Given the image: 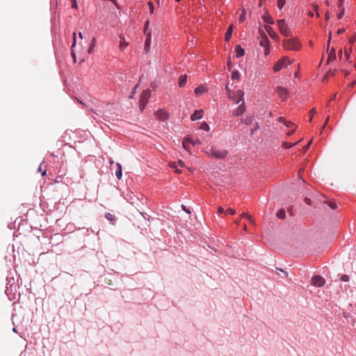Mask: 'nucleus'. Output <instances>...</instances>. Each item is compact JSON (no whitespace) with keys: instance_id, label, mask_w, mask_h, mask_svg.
<instances>
[{"instance_id":"nucleus-1","label":"nucleus","mask_w":356,"mask_h":356,"mask_svg":"<svg viewBox=\"0 0 356 356\" xmlns=\"http://www.w3.org/2000/svg\"><path fill=\"white\" fill-rule=\"evenodd\" d=\"M282 45L287 50L298 51L301 48V43L296 38L284 40Z\"/></svg>"},{"instance_id":"nucleus-2","label":"nucleus","mask_w":356,"mask_h":356,"mask_svg":"<svg viewBox=\"0 0 356 356\" xmlns=\"http://www.w3.org/2000/svg\"><path fill=\"white\" fill-rule=\"evenodd\" d=\"M151 96V90L149 89H147L144 90L140 95V99H139V108L141 111L144 110L145 108L149 98Z\"/></svg>"},{"instance_id":"nucleus-3","label":"nucleus","mask_w":356,"mask_h":356,"mask_svg":"<svg viewBox=\"0 0 356 356\" xmlns=\"http://www.w3.org/2000/svg\"><path fill=\"white\" fill-rule=\"evenodd\" d=\"M277 26L279 27L280 33L284 35L285 37H289L291 35V31L285 22L284 19H279L277 20Z\"/></svg>"},{"instance_id":"nucleus-4","label":"nucleus","mask_w":356,"mask_h":356,"mask_svg":"<svg viewBox=\"0 0 356 356\" xmlns=\"http://www.w3.org/2000/svg\"><path fill=\"white\" fill-rule=\"evenodd\" d=\"M291 63L290 60L288 57H283L275 64L273 67L274 72H277L281 70L283 67H286Z\"/></svg>"},{"instance_id":"nucleus-5","label":"nucleus","mask_w":356,"mask_h":356,"mask_svg":"<svg viewBox=\"0 0 356 356\" xmlns=\"http://www.w3.org/2000/svg\"><path fill=\"white\" fill-rule=\"evenodd\" d=\"M276 93H277L278 97L282 101H285L289 96L288 90L285 88H283L282 86H278L276 88Z\"/></svg>"},{"instance_id":"nucleus-6","label":"nucleus","mask_w":356,"mask_h":356,"mask_svg":"<svg viewBox=\"0 0 356 356\" xmlns=\"http://www.w3.org/2000/svg\"><path fill=\"white\" fill-rule=\"evenodd\" d=\"M211 154L212 156L217 159H224L226 157L227 152L225 149H217L212 148L211 150Z\"/></svg>"},{"instance_id":"nucleus-7","label":"nucleus","mask_w":356,"mask_h":356,"mask_svg":"<svg viewBox=\"0 0 356 356\" xmlns=\"http://www.w3.org/2000/svg\"><path fill=\"white\" fill-rule=\"evenodd\" d=\"M325 283V279L321 275H314L312 279V284L318 287L323 286Z\"/></svg>"},{"instance_id":"nucleus-8","label":"nucleus","mask_w":356,"mask_h":356,"mask_svg":"<svg viewBox=\"0 0 356 356\" xmlns=\"http://www.w3.org/2000/svg\"><path fill=\"white\" fill-rule=\"evenodd\" d=\"M232 96H235V99H232L235 104L244 101V92L242 90H236L232 93Z\"/></svg>"},{"instance_id":"nucleus-9","label":"nucleus","mask_w":356,"mask_h":356,"mask_svg":"<svg viewBox=\"0 0 356 356\" xmlns=\"http://www.w3.org/2000/svg\"><path fill=\"white\" fill-rule=\"evenodd\" d=\"M245 111V101H243L238 108L234 109L232 112L234 116H240Z\"/></svg>"},{"instance_id":"nucleus-10","label":"nucleus","mask_w":356,"mask_h":356,"mask_svg":"<svg viewBox=\"0 0 356 356\" xmlns=\"http://www.w3.org/2000/svg\"><path fill=\"white\" fill-rule=\"evenodd\" d=\"M151 41H152V33H151V32H148L147 35H146V39H145V42L144 51L145 54H147L150 50Z\"/></svg>"},{"instance_id":"nucleus-11","label":"nucleus","mask_w":356,"mask_h":356,"mask_svg":"<svg viewBox=\"0 0 356 356\" xmlns=\"http://www.w3.org/2000/svg\"><path fill=\"white\" fill-rule=\"evenodd\" d=\"M155 115L157 117V118H159L160 120H162V121L166 120L169 117L168 113L164 110L157 111L155 113Z\"/></svg>"},{"instance_id":"nucleus-12","label":"nucleus","mask_w":356,"mask_h":356,"mask_svg":"<svg viewBox=\"0 0 356 356\" xmlns=\"http://www.w3.org/2000/svg\"><path fill=\"white\" fill-rule=\"evenodd\" d=\"M202 113H203L202 110L195 111V112L191 116V120L192 121H195L197 120L201 119L203 116Z\"/></svg>"},{"instance_id":"nucleus-13","label":"nucleus","mask_w":356,"mask_h":356,"mask_svg":"<svg viewBox=\"0 0 356 356\" xmlns=\"http://www.w3.org/2000/svg\"><path fill=\"white\" fill-rule=\"evenodd\" d=\"M235 53L236 58H240L244 56L245 50L241 47L240 44H238L235 47Z\"/></svg>"},{"instance_id":"nucleus-14","label":"nucleus","mask_w":356,"mask_h":356,"mask_svg":"<svg viewBox=\"0 0 356 356\" xmlns=\"http://www.w3.org/2000/svg\"><path fill=\"white\" fill-rule=\"evenodd\" d=\"M73 43L72 44V47H71V55H72V57L74 60V63H76V54H75V51H74V47L76 46V33H74L73 34Z\"/></svg>"},{"instance_id":"nucleus-15","label":"nucleus","mask_w":356,"mask_h":356,"mask_svg":"<svg viewBox=\"0 0 356 356\" xmlns=\"http://www.w3.org/2000/svg\"><path fill=\"white\" fill-rule=\"evenodd\" d=\"M117 169L115 170V175L118 180H120L122 177V168L120 163H116Z\"/></svg>"},{"instance_id":"nucleus-16","label":"nucleus","mask_w":356,"mask_h":356,"mask_svg":"<svg viewBox=\"0 0 356 356\" xmlns=\"http://www.w3.org/2000/svg\"><path fill=\"white\" fill-rule=\"evenodd\" d=\"M232 31H233V26L232 25H230L226 33H225V40L226 41H229L230 40V38H232Z\"/></svg>"},{"instance_id":"nucleus-17","label":"nucleus","mask_w":356,"mask_h":356,"mask_svg":"<svg viewBox=\"0 0 356 356\" xmlns=\"http://www.w3.org/2000/svg\"><path fill=\"white\" fill-rule=\"evenodd\" d=\"M336 58H337V56H336L335 50L334 48H332L329 53L327 61L332 62L336 59Z\"/></svg>"},{"instance_id":"nucleus-18","label":"nucleus","mask_w":356,"mask_h":356,"mask_svg":"<svg viewBox=\"0 0 356 356\" xmlns=\"http://www.w3.org/2000/svg\"><path fill=\"white\" fill-rule=\"evenodd\" d=\"M105 218L109 220L112 224H114L116 221V218L114 215L111 213H106Z\"/></svg>"},{"instance_id":"nucleus-19","label":"nucleus","mask_w":356,"mask_h":356,"mask_svg":"<svg viewBox=\"0 0 356 356\" xmlns=\"http://www.w3.org/2000/svg\"><path fill=\"white\" fill-rule=\"evenodd\" d=\"M186 81H187V76L186 75L181 76L179 79V86L180 88L184 87L185 86Z\"/></svg>"},{"instance_id":"nucleus-20","label":"nucleus","mask_w":356,"mask_h":356,"mask_svg":"<svg viewBox=\"0 0 356 356\" xmlns=\"http://www.w3.org/2000/svg\"><path fill=\"white\" fill-rule=\"evenodd\" d=\"M263 19L264 22L268 24H273L274 23L273 18L268 14L266 15H264Z\"/></svg>"},{"instance_id":"nucleus-21","label":"nucleus","mask_w":356,"mask_h":356,"mask_svg":"<svg viewBox=\"0 0 356 356\" xmlns=\"http://www.w3.org/2000/svg\"><path fill=\"white\" fill-rule=\"evenodd\" d=\"M242 122L247 124V125H250L253 122V118L251 117V116H246L245 118H243L241 120Z\"/></svg>"},{"instance_id":"nucleus-22","label":"nucleus","mask_w":356,"mask_h":356,"mask_svg":"<svg viewBox=\"0 0 356 356\" xmlns=\"http://www.w3.org/2000/svg\"><path fill=\"white\" fill-rule=\"evenodd\" d=\"M206 91H207V89L203 86H200L195 89V92L197 95H200Z\"/></svg>"},{"instance_id":"nucleus-23","label":"nucleus","mask_w":356,"mask_h":356,"mask_svg":"<svg viewBox=\"0 0 356 356\" xmlns=\"http://www.w3.org/2000/svg\"><path fill=\"white\" fill-rule=\"evenodd\" d=\"M266 29L272 38H278V35L273 31L271 27H266Z\"/></svg>"},{"instance_id":"nucleus-24","label":"nucleus","mask_w":356,"mask_h":356,"mask_svg":"<svg viewBox=\"0 0 356 356\" xmlns=\"http://www.w3.org/2000/svg\"><path fill=\"white\" fill-rule=\"evenodd\" d=\"M277 216L280 219H284L286 214L284 209H280L277 213Z\"/></svg>"},{"instance_id":"nucleus-25","label":"nucleus","mask_w":356,"mask_h":356,"mask_svg":"<svg viewBox=\"0 0 356 356\" xmlns=\"http://www.w3.org/2000/svg\"><path fill=\"white\" fill-rule=\"evenodd\" d=\"M260 44L261 46L262 47H267L268 46L269 44V40L268 39V38L266 36H265V38H264L261 41H260Z\"/></svg>"},{"instance_id":"nucleus-26","label":"nucleus","mask_w":356,"mask_h":356,"mask_svg":"<svg viewBox=\"0 0 356 356\" xmlns=\"http://www.w3.org/2000/svg\"><path fill=\"white\" fill-rule=\"evenodd\" d=\"M232 79L234 80H239L240 73L238 70H235L232 73Z\"/></svg>"},{"instance_id":"nucleus-27","label":"nucleus","mask_w":356,"mask_h":356,"mask_svg":"<svg viewBox=\"0 0 356 356\" xmlns=\"http://www.w3.org/2000/svg\"><path fill=\"white\" fill-rule=\"evenodd\" d=\"M259 129V125L258 122H255L254 124V127L250 130V134L254 135Z\"/></svg>"},{"instance_id":"nucleus-28","label":"nucleus","mask_w":356,"mask_h":356,"mask_svg":"<svg viewBox=\"0 0 356 356\" xmlns=\"http://www.w3.org/2000/svg\"><path fill=\"white\" fill-rule=\"evenodd\" d=\"M298 143V142L295 143H288L287 142H283L282 147L285 149H289L296 145Z\"/></svg>"},{"instance_id":"nucleus-29","label":"nucleus","mask_w":356,"mask_h":356,"mask_svg":"<svg viewBox=\"0 0 356 356\" xmlns=\"http://www.w3.org/2000/svg\"><path fill=\"white\" fill-rule=\"evenodd\" d=\"M225 89L227 90V94L229 98L231 99H235V96H232V93L230 89L229 88L228 85L225 86Z\"/></svg>"},{"instance_id":"nucleus-30","label":"nucleus","mask_w":356,"mask_h":356,"mask_svg":"<svg viewBox=\"0 0 356 356\" xmlns=\"http://www.w3.org/2000/svg\"><path fill=\"white\" fill-rule=\"evenodd\" d=\"M188 143L192 144L193 146L196 145L197 144H200V141L199 139H192V138H188Z\"/></svg>"},{"instance_id":"nucleus-31","label":"nucleus","mask_w":356,"mask_h":356,"mask_svg":"<svg viewBox=\"0 0 356 356\" xmlns=\"http://www.w3.org/2000/svg\"><path fill=\"white\" fill-rule=\"evenodd\" d=\"M71 2V8L77 10L79 6L76 0H70Z\"/></svg>"},{"instance_id":"nucleus-32","label":"nucleus","mask_w":356,"mask_h":356,"mask_svg":"<svg viewBox=\"0 0 356 356\" xmlns=\"http://www.w3.org/2000/svg\"><path fill=\"white\" fill-rule=\"evenodd\" d=\"M245 10H243L242 13L241 14V15L238 17V22L239 23L243 22L245 20Z\"/></svg>"},{"instance_id":"nucleus-33","label":"nucleus","mask_w":356,"mask_h":356,"mask_svg":"<svg viewBox=\"0 0 356 356\" xmlns=\"http://www.w3.org/2000/svg\"><path fill=\"white\" fill-rule=\"evenodd\" d=\"M315 113H316V109L315 108H312V109H311L309 111V122H312V119H313V116L314 115Z\"/></svg>"},{"instance_id":"nucleus-34","label":"nucleus","mask_w":356,"mask_h":356,"mask_svg":"<svg viewBox=\"0 0 356 356\" xmlns=\"http://www.w3.org/2000/svg\"><path fill=\"white\" fill-rule=\"evenodd\" d=\"M200 129L202 130L209 131V126L207 122H204L201 124Z\"/></svg>"},{"instance_id":"nucleus-35","label":"nucleus","mask_w":356,"mask_h":356,"mask_svg":"<svg viewBox=\"0 0 356 356\" xmlns=\"http://www.w3.org/2000/svg\"><path fill=\"white\" fill-rule=\"evenodd\" d=\"M285 2L286 0H277V7L280 10L284 7Z\"/></svg>"},{"instance_id":"nucleus-36","label":"nucleus","mask_w":356,"mask_h":356,"mask_svg":"<svg viewBox=\"0 0 356 356\" xmlns=\"http://www.w3.org/2000/svg\"><path fill=\"white\" fill-rule=\"evenodd\" d=\"M149 24V21L147 20L145 24V29H144L145 35H147L148 32H150L148 29Z\"/></svg>"},{"instance_id":"nucleus-37","label":"nucleus","mask_w":356,"mask_h":356,"mask_svg":"<svg viewBox=\"0 0 356 356\" xmlns=\"http://www.w3.org/2000/svg\"><path fill=\"white\" fill-rule=\"evenodd\" d=\"M225 213L226 214H230V215H234L235 214V211L234 209H232V208H228L225 211Z\"/></svg>"},{"instance_id":"nucleus-38","label":"nucleus","mask_w":356,"mask_h":356,"mask_svg":"<svg viewBox=\"0 0 356 356\" xmlns=\"http://www.w3.org/2000/svg\"><path fill=\"white\" fill-rule=\"evenodd\" d=\"M241 216H242L243 218H247V219H248L250 222H252V220L251 216H249L248 213H242V215H241Z\"/></svg>"},{"instance_id":"nucleus-39","label":"nucleus","mask_w":356,"mask_h":356,"mask_svg":"<svg viewBox=\"0 0 356 356\" xmlns=\"http://www.w3.org/2000/svg\"><path fill=\"white\" fill-rule=\"evenodd\" d=\"M328 205L332 209H335L337 207V204L334 202H330V203H328Z\"/></svg>"},{"instance_id":"nucleus-40","label":"nucleus","mask_w":356,"mask_h":356,"mask_svg":"<svg viewBox=\"0 0 356 356\" xmlns=\"http://www.w3.org/2000/svg\"><path fill=\"white\" fill-rule=\"evenodd\" d=\"M188 138L187 139H184V141H183V147L188 150Z\"/></svg>"},{"instance_id":"nucleus-41","label":"nucleus","mask_w":356,"mask_h":356,"mask_svg":"<svg viewBox=\"0 0 356 356\" xmlns=\"http://www.w3.org/2000/svg\"><path fill=\"white\" fill-rule=\"evenodd\" d=\"M341 280L343 282H348L349 281V276L347 275H342L341 276Z\"/></svg>"},{"instance_id":"nucleus-42","label":"nucleus","mask_w":356,"mask_h":356,"mask_svg":"<svg viewBox=\"0 0 356 356\" xmlns=\"http://www.w3.org/2000/svg\"><path fill=\"white\" fill-rule=\"evenodd\" d=\"M148 6H149L151 14H153V13H154V4H153V3L152 1L148 2Z\"/></svg>"},{"instance_id":"nucleus-43","label":"nucleus","mask_w":356,"mask_h":356,"mask_svg":"<svg viewBox=\"0 0 356 356\" xmlns=\"http://www.w3.org/2000/svg\"><path fill=\"white\" fill-rule=\"evenodd\" d=\"M128 46V43L125 42H120V49L122 50L124 49L125 47H127Z\"/></svg>"},{"instance_id":"nucleus-44","label":"nucleus","mask_w":356,"mask_h":356,"mask_svg":"<svg viewBox=\"0 0 356 356\" xmlns=\"http://www.w3.org/2000/svg\"><path fill=\"white\" fill-rule=\"evenodd\" d=\"M170 166L171 168L176 170L177 168L178 165L177 163L176 162H172L170 163Z\"/></svg>"},{"instance_id":"nucleus-45","label":"nucleus","mask_w":356,"mask_h":356,"mask_svg":"<svg viewBox=\"0 0 356 356\" xmlns=\"http://www.w3.org/2000/svg\"><path fill=\"white\" fill-rule=\"evenodd\" d=\"M177 165L181 168H184L185 166L184 162L182 160H179Z\"/></svg>"},{"instance_id":"nucleus-46","label":"nucleus","mask_w":356,"mask_h":356,"mask_svg":"<svg viewBox=\"0 0 356 356\" xmlns=\"http://www.w3.org/2000/svg\"><path fill=\"white\" fill-rule=\"evenodd\" d=\"M225 211L224 210V209H223V207H221V206H218V212L219 213H225Z\"/></svg>"},{"instance_id":"nucleus-47","label":"nucleus","mask_w":356,"mask_h":356,"mask_svg":"<svg viewBox=\"0 0 356 356\" xmlns=\"http://www.w3.org/2000/svg\"><path fill=\"white\" fill-rule=\"evenodd\" d=\"M349 40V43H350V44H354V42H355L356 39H355V38L354 36H352V37H350V38H349V40Z\"/></svg>"},{"instance_id":"nucleus-48","label":"nucleus","mask_w":356,"mask_h":356,"mask_svg":"<svg viewBox=\"0 0 356 356\" xmlns=\"http://www.w3.org/2000/svg\"><path fill=\"white\" fill-rule=\"evenodd\" d=\"M285 126L287 127H291L293 124L292 122L291 121H286L285 122Z\"/></svg>"},{"instance_id":"nucleus-49","label":"nucleus","mask_w":356,"mask_h":356,"mask_svg":"<svg viewBox=\"0 0 356 356\" xmlns=\"http://www.w3.org/2000/svg\"><path fill=\"white\" fill-rule=\"evenodd\" d=\"M305 203H306L307 204H308V205H311V204H312V201H311V200H310L309 198H308V197H305Z\"/></svg>"},{"instance_id":"nucleus-50","label":"nucleus","mask_w":356,"mask_h":356,"mask_svg":"<svg viewBox=\"0 0 356 356\" xmlns=\"http://www.w3.org/2000/svg\"><path fill=\"white\" fill-rule=\"evenodd\" d=\"M343 14H344V10L343 9L339 13L337 14L338 18L339 19H341L343 15Z\"/></svg>"},{"instance_id":"nucleus-51","label":"nucleus","mask_w":356,"mask_h":356,"mask_svg":"<svg viewBox=\"0 0 356 356\" xmlns=\"http://www.w3.org/2000/svg\"><path fill=\"white\" fill-rule=\"evenodd\" d=\"M278 121L280 122H283L284 124H285V122H286L285 118L283 117H280L278 118Z\"/></svg>"},{"instance_id":"nucleus-52","label":"nucleus","mask_w":356,"mask_h":356,"mask_svg":"<svg viewBox=\"0 0 356 356\" xmlns=\"http://www.w3.org/2000/svg\"><path fill=\"white\" fill-rule=\"evenodd\" d=\"M344 31H345L344 29H340L338 30L337 34H341L342 33L344 32Z\"/></svg>"},{"instance_id":"nucleus-53","label":"nucleus","mask_w":356,"mask_h":356,"mask_svg":"<svg viewBox=\"0 0 356 356\" xmlns=\"http://www.w3.org/2000/svg\"><path fill=\"white\" fill-rule=\"evenodd\" d=\"M312 143V140H310L308 144L304 147L305 148V150L307 151V149L309 147V145Z\"/></svg>"},{"instance_id":"nucleus-54","label":"nucleus","mask_w":356,"mask_h":356,"mask_svg":"<svg viewBox=\"0 0 356 356\" xmlns=\"http://www.w3.org/2000/svg\"><path fill=\"white\" fill-rule=\"evenodd\" d=\"M343 0H339L338 6L339 7H341L342 4H343Z\"/></svg>"},{"instance_id":"nucleus-55","label":"nucleus","mask_w":356,"mask_h":356,"mask_svg":"<svg viewBox=\"0 0 356 356\" xmlns=\"http://www.w3.org/2000/svg\"><path fill=\"white\" fill-rule=\"evenodd\" d=\"M93 47L94 46L93 45H90L89 49H88V53H91L92 51V49H93Z\"/></svg>"},{"instance_id":"nucleus-56","label":"nucleus","mask_w":356,"mask_h":356,"mask_svg":"<svg viewBox=\"0 0 356 356\" xmlns=\"http://www.w3.org/2000/svg\"><path fill=\"white\" fill-rule=\"evenodd\" d=\"M181 207H182L183 209H184L186 212H187V213H190V211H189V210H188V209H186V206L182 205Z\"/></svg>"},{"instance_id":"nucleus-57","label":"nucleus","mask_w":356,"mask_h":356,"mask_svg":"<svg viewBox=\"0 0 356 356\" xmlns=\"http://www.w3.org/2000/svg\"><path fill=\"white\" fill-rule=\"evenodd\" d=\"M330 18V14L329 13H326L325 14V20L327 21Z\"/></svg>"},{"instance_id":"nucleus-58","label":"nucleus","mask_w":356,"mask_h":356,"mask_svg":"<svg viewBox=\"0 0 356 356\" xmlns=\"http://www.w3.org/2000/svg\"><path fill=\"white\" fill-rule=\"evenodd\" d=\"M294 132H295V129L291 130V131H289V132H288V135H289V136H291V135L293 134H294Z\"/></svg>"},{"instance_id":"nucleus-59","label":"nucleus","mask_w":356,"mask_h":356,"mask_svg":"<svg viewBox=\"0 0 356 356\" xmlns=\"http://www.w3.org/2000/svg\"><path fill=\"white\" fill-rule=\"evenodd\" d=\"M264 1V0H260V1H259V6L260 7H261V6H262V4H263Z\"/></svg>"},{"instance_id":"nucleus-60","label":"nucleus","mask_w":356,"mask_h":356,"mask_svg":"<svg viewBox=\"0 0 356 356\" xmlns=\"http://www.w3.org/2000/svg\"><path fill=\"white\" fill-rule=\"evenodd\" d=\"M95 38H93L92 39V44H91V45H93V46H94V45H95Z\"/></svg>"},{"instance_id":"nucleus-61","label":"nucleus","mask_w":356,"mask_h":356,"mask_svg":"<svg viewBox=\"0 0 356 356\" xmlns=\"http://www.w3.org/2000/svg\"><path fill=\"white\" fill-rule=\"evenodd\" d=\"M175 171H176V172H177V173H178V174L181 173V170L177 169V168L175 170Z\"/></svg>"},{"instance_id":"nucleus-62","label":"nucleus","mask_w":356,"mask_h":356,"mask_svg":"<svg viewBox=\"0 0 356 356\" xmlns=\"http://www.w3.org/2000/svg\"><path fill=\"white\" fill-rule=\"evenodd\" d=\"M138 88V85H136L134 88H133V90H132V93H134L135 92V90H136V88Z\"/></svg>"},{"instance_id":"nucleus-63","label":"nucleus","mask_w":356,"mask_h":356,"mask_svg":"<svg viewBox=\"0 0 356 356\" xmlns=\"http://www.w3.org/2000/svg\"><path fill=\"white\" fill-rule=\"evenodd\" d=\"M329 118H330V117H327V118L326 121H325V124H324L323 127H325V126L326 125V124L327 123V122H328V120H329Z\"/></svg>"},{"instance_id":"nucleus-64","label":"nucleus","mask_w":356,"mask_h":356,"mask_svg":"<svg viewBox=\"0 0 356 356\" xmlns=\"http://www.w3.org/2000/svg\"><path fill=\"white\" fill-rule=\"evenodd\" d=\"M309 15L310 17H313V16H314V13H313L312 12H311V11H310V12L309 13Z\"/></svg>"}]
</instances>
